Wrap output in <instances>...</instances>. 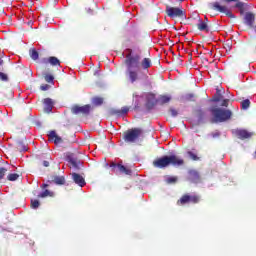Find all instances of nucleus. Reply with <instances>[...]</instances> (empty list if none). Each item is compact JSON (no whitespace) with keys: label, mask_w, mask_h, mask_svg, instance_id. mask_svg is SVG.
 <instances>
[{"label":"nucleus","mask_w":256,"mask_h":256,"mask_svg":"<svg viewBox=\"0 0 256 256\" xmlns=\"http://www.w3.org/2000/svg\"><path fill=\"white\" fill-rule=\"evenodd\" d=\"M127 51L129 53L126 55L125 65L127 66V73L131 83H135V81L139 79V73L134 69H139V61H141V56H133L132 49H127Z\"/></svg>","instance_id":"1"},{"label":"nucleus","mask_w":256,"mask_h":256,"mask_svg":"<svg viewBox=\"0 0 256 256\" xmlns=\"http://www.w3.org/2000/svg\"><path fill=\"white\" fill-rule=\"evenodd\" d=\"M185 161L176 155L163 156L153 161L154 167L158 169H165V167H169L172 165L173 167H181L184 165Z\"/></svg>","instance_id":"2"},{"label":"nucleus","mask_w":256,"mask_h":256,"mask_svg":"<svg viewBox=\"0 0 256 256\" xmlns=\"http://www.w3.org/2000/svg\"><path fill=\"white\" fill-rule=\"evenodd\" d=\"M210 112L213 117L212 123H225V121H229L233 117V112L229 109L211 108Z\"/></svg>","instance_id":"3"},{"label":"nucleus","mask_w":256,"mask_h":256,"mask_svg":"<svg viewBox=\"0 0 256 256\" xmlns=\"http://www.w3.org/2000/svg\"><path fill=\"white\" fill-rule=\"evenodd\" d=\"M143 135V130L141 128H132L124 132L123 140L125 143H135Z\"/></svg>","instance_id":"4"},{"label":"nucleus","mask_w":256,"mask_h":256,"mask_svg":"<svg viewBox=\"0 0 256 256\" xmlns=\"http://www.w3.org/2000/svg\"><path fill=\"white\" fill-rule=\"evenodd\" d=\"M201 201V196L197 194H183L181 198L177 201V205H187L189 203H192L193 205H197Z\"/></svg>","instance_id":"5"},{"label":"nucleus","mask_w":256,"mask_h":256,"mask_svg":"<svg viewBox=\"0 0 256 256\" xmlns=\"http://www.w3.org/2000/svg\"><path fill=\"white\" fill-rule=\"evenodd\" d=\"M71 113L73 115H89L91 113V105L86 104L84 106L74 105L71 107Z\"/></svg>","instance_id":"6"},{"label":"nucleus","mask_w":256,"mask_h":256,"mask_svg":"<svg viewBox=\"0 0 256 256\" xmlns=\"http://www.w3.org/2000/svg\"><path fill=\"white\" fill-rule=\"evenodd\" d=\"M166 13H167L168 17H170L171 19H177V18L181 19V18L185 17V12H183V10L181 8H177V7L167 6Z\"/></svg>","instance_id":"7"},{"label":"nucleus","mask_w":256,"mask_h":256,"mask_svg":"<svg viewBox=\"0 0 256 256\" xmlns=\"http://www.w3.org/2000/svg\"><path fill=\"white\" fill-rule=\"evenodd\" d=\"M211 5L214 11H219V13H224L230 19H235V14H233V12H231V10L227 6H221L219 2H214Z\"/></svg>","instance_id":"8"},{"label":"nucleus","mask_w":256,"mask_h":256,"mask_svg":"<svg viewBox=\"0 0 256 256\" xmlns=\"http://www.w3.org/2000/svg\"><path fill=\"white\" fill-rule=\"evenodd\" d=\"M110 167L114 173H122L123 175H131L132 173L131 169L125 167L122 164H117L115 162H112L110 164Z\"/></svg>","instance_id":"9"},{"label":"nucleus","mask_w":256,"mask_h":256,"mask_svg":"<svg viewBox=\"0 0 256 256\" xmlns=\"http://www.w3.org/2000/svg\"><path fill=\"white\" fill-rule=\"evenodd\" d=\"M157 98H155V95L153 94H148L146 97V104L145 107L148 111H151L155 105H157Z\"/></svg>","instance_id":"10"},{"label":"nucleus","mask_w":256,"mask_h":256,"mask_svg":"<svg viewBox=\"0 0 256 256\" xmlns=\"http://www.w3.org/2000/svg\"><path fill=\"white\" fill-rule=\"evenodd\" d=\"M66 159L68 163H70L72 167H74V169H79V165H81V161H79L73 153H67Z\"/></svg>","instance_id":"11"},{"label":"nucleus","mask_w":256,"mask_h":256,"mask_svg":"<svg viewBox=\"0 0 256 256\" xmlns=\"http://www.w3.org/2000/svg\"><path fill=\"white\" fill-rule=\"evenodd\" d=\"M49 141H54L55 145H59L63 143V138L57 135V132L55 130H52L48 134Z\"/></svg>","instance_id":"12"},{"label":"nucleus","mask_w":256,"mask_h":256,"mask_svg":"<svg viewBox=\"0 0 256 256\" xmlns=\"http://www.w3.org/2000/svg\"><path fill=\"white\" fill-rule=\"evenodd\" d=\"M72 179L74 183H76V185H79V187H85V185L87 184L85 182V178H83V176H81L80 174L72 173Z\"/></svg>","instance_id":"13"},{"label":"nucleus","mask_w":256,"mask_h":256,"mask_svg":"<svg viewBox=\"0 0 256 256\" xmlns=\"http://www.w3.org/2000/svg\"><path fill=\"white\" fill-rule=\"evenodd\" d=\"M224 3H236L235 7L236 9H239L241 15H243V13H245V3L239 1V0H223Z\"/></svg>","instance_id":"14"},{"label":"nucleus","mask_w":256,"mask_h":256,"mask_svg":"<svg viewBox=\"0 0 256 256\" xmlns=\"http://www.w3.org/2000/svg\"><path fill=\"white\" fill-rule=\"evenodd\" d=\"M244 23L245 25H248V27H253V24L255 23V14L247 12L244 16Z\"/></svg>","instance_id":"15"},{"label":"nucleus","mask_w":256,"mask_h":256,"mask_svg":"<svg viewBox=\"0 0 256 256\" xmlns=\"http://www.w3.org/2000/svg\"><path fill=\"white\" fill-rule=\"evenodd\" d=\"M236 135L238 137V139H251V137H253V133L247 131V130H238L236 132Z\"/></svg>","instance_id":"16"},{"label":"nucleus","mask_w":256,"mask_h":256,"mask_svg":"<svg viewBox=\"0 0 256 256\" xmlns=\"http://www.w3.org/2000/svg\"><path fill=\"white\" fill-rule=\"evenodd\" d=\"M189 181L191 183H199V181H201V176L199 175V172L191 170L189 172Z\"/></svg>","instance_id":"17"},{"label":"nucleus","mask_w":256,"mask_h":256,"mask_svg":"<svg viewBox=\"0 0 256 256\" xmlns=\"http://www.w3.org/2000/svg\"><path fill=\"white\" fill-rule=\"evenodd\" d=\"M210 27L211 26L208 25L207 22H205V21H203L201 19L198 20L197 29L199 31H205L206 33H209Z\"/></svg>","instance_id":"18"},{"label":"nucleus","mask_w":256,"mask_h":256,"mask_svg":"<svg viewBox=\"0 0 256 256\" xmlns=\"http://www.w3.org/2000/svg\"><path fill=\"white\" fill-rule=\"evenodd\" d=\"M43 103L45 105V113H51V111H53V100L51 98H45Z\"/></svg>","instance_id":"19"},{"label":"nucleus","mask_w":256,"mask_h":256,"mask_svg":"<svg viewBox=\"0 0 256 256\" xmlns=\"http://www.w3.org/2000/svg\"><path fill=\"white\" fill-rule=\"evenodd\" d=\"M113 115H117L121 117L122 115H127L129 113V107L123 106L121 109H114L112 110Z\"/></svg>","instance_id":"20"},{"label":"nucleus","mask_w":256,"mask_h":256,"mask_svg":"<svg viewBox=\"0 0 256 256\" xmlns=\"http://www.w3.org/2000/svg\"><path fill=\"white\" fill-rule=\"evenodd\" d=\"M1 93L4 99H13L14 97L13 90L10 88H2Z\"/></svg>","instance_id":"21"},{"label":"nucleus","mask_w":256,"mask_h":256,"mask_svg":"<svg viewBox=\"0 0 256 256\" xmlns=\"http://www.w3.org/2000/svg\"><path fill=\"white\" fill-rule=\"evenodd\" d=\"M171 101V96L169 95H160L157 99L158 105H167Z\"/></svg>","instance_id":"22"},{"label":"nucleus","mask_w":256,"mask_h":256,"mask_svg":"<svg viewBox=\"0 0 256 256\" xmlns=\"http://www.w3.org/2000/svg\"><path fill=\"white\" fill-rule=\"evenodd\" d=\"M48 183H55V185H65V177L53 176L52 181H49Z\"/></svg>","instance_id":"23"},{"label":"nucleus","mask_w":256,"mask_h":256,"mask_svg":"<svg viewBox=\"0 0 256 256\" xmlns=\"http://www.w3.org/2000/svg\"><path fill=\"white\" fill-rule=\"evenodd\" d=\"M46 197H55V192L45 189L38 194V199H45Z\"/></svg>","instance_id":"24"},{"label":"nucleus","mask_w":256,"mask_h":256,"mask_svg":"<svg viewBox=\"0 0 256 256\" xmlns=\"http://www.w3.org/2000/svg\"><path fill=\"white\" fill-rule=\"evenodd\" d=\"M48 63H50V65H52L53 67H57V66L59 67L61 65V62L55 56L49 57Z\"/></svg>","instance_id":"25"},{"label":"nucleus","mask_w":256,"mask_h":256,"mask_svg":"<svg viewBox=\"0 0 256 256\" xmlns=\"http://www.w3.org/2000/svg\"><path fill=\"white\" fill-rule=\"evenodd\" d=\"M152 65L153 64L149 58H144L141 62L142 69H149Z\"/></svg>","instance_id":"26"},{"label":"nucleus","mask_w":256,"mask_h":256,"mask_svg":"<svg viewBox=\"0 0 256 256\" xmlns=\"http://www.w3.org/2000/svg\"><path fill=\"white\" fill-rule=\"evenodd\" d=\"M29 55L33 61H37L39 59V52L35 48L29 50Z\"/></svg>","instance_id":"27"},{"label":"nucleus","mask_w":256,"mask_h":256,"mask_svg":"<svg viewBox=\"0 0 256 256\" xmlns=\"http://www.w3.org/2000/svg\"><path fill=\"white\" fill-rule=\"evenodd\" d=\"M221 99H223V95L221 94V90L216 89V95L213 96L212 101H214V103H219V101H221Z\"/></svg>","instance_id":"28"},{"label":"nucleus","mask_w":256,"mask_h":256,"mask_svg":"<svg viewBox=\"0 0 256 256\" xmlns=\"http://www.w3.org/2000/svg\"><path fill=\"white\" fill-rule=\"evenodd\" d=\"M92 103H93V105H96L97 107H99L100 105H103V98H101V97H94L92 99Z\"/></svg>","instance_id":"29"},{"label":"nucleus","mask_w":256,"mask_h":256,"mask_svg":"<svg viewBox=\"0 0 256 256\" xmlns=\"http://www.w3.org/2000/svg\"><path fill=\"white\" fill-rule=\"evenodd\" d=\"M44 79L46 83H53V81H55V77L49 73L44 74Z\"/></svg>","instance_id":"30"},{"label":"nucleus","mask_w":256,"mask_h":256,"mask_svg":"<svg viewBox=\"0 0 256 256\" xmlns=\"http://www.w3.org/2000/svg\"><path fill=\"white\" fill-rule=\"evenodd\" d=\"M242 109L247 110L251 107V101L249 99H245L241 102Z\"/></svg>","instance_id":"31"},{"label":"nucleus","mask_w":256,"mask_h":256,"mask_svg":"<svg viewBox=\"0 0 256 256\" xmlns=\"http://www.w3.org/2000/svg\"><path fill=\"white\" fill-rule=\"evenodd\" d=\"M40 206H41V202H39V200H37V199L31 200L32 209H39Z\"/></svg>","instance_id":"32"},{"label":"nucleus","mask_w":256,"mask_h":256,"mask_svg":"<svg viewBox=\"0 0 256 256\" xmlns=\"http://www.w3.org/2000/svg\"><path fill=\"white\" fill-rule=\"evenodd\" d=\"M8 181H17L19 179V174L11 173L7 176Z\"/></svg>","instance_id":"33"},{"label":"nucleus","mask_w":256,"mask_h":256,"mask_svg":"<svg viewBox=\"0 0 256 256\" xmlns=\"http://www.w3.org/2000/svg\"><path fill=\"white\" fill-rule=\"evenodd\" d=\"M188 155L192 159V161H199V157L195 153L189 151Z\"/></svg>","instance_id":"34"},{"label":"nucleus","mask_w":256,"mask_h":256,"mask_svg":"<svg viewBox=\"0 0 256 256\" xmlns=\"http://www.w3.org/2000/svg\"><path fill=\"white\" fill-rule=\"evenodd\" d=\"M0 81H9L7 74L0 72Z\"/></svg>","instance_id":"35"},{"label":"nucleus","mask_w":256,"mask_h":256,"mask_svg":"<svg viewBox=\"0 0 256 256\" xmlns=\"http://www.w3.org/2000/svg\"><path fill=\"white\" fill-rule=\"evenodd\" d=\"M186 101H195V94H187Z\"/></svg>","instance_id":"36"},{"label":"nucleus","mask_w":256,"mask_h":256,"mask_svg":"<svg viewBox=\"0 0 256 256\" xmlns=\"http://www.w3.org/2000/svg\"><path fill=\"white\" fill-rule=\"evenodd\" d=\"M169 112L173 117H177L179 115V112L175 110L174 108H170Z\"/></svg>","instance_id":"37"},{"label":"nucleus","mask_w":256,"mask_h":256,"mask_svg":"<svg viewBox=\"0 0 256 256\" xmlns=\"http://www.w3.org/2000/svg\"><path fill=\"white\" fill-rule=\"evenodd\" d=\"M5 173H7V169L0 168V180L5 177Z\"/></svg>","instance_id":"38"},{"label":"nucleus","mask_w":256,"mask_h":256,"mask_svg":"<svg viewBox=\"0 0 256 256\" xmlns=\"http://www.w3.org/2000/svg\"><path fill=\"white\" fill-rule=\"evenodd\" d=\"M50 87L51 86H49V84H43L40 86V89H41V91H49Z\"/></svg>","instance_id":"39"},{"label":"nucleus","mask_w":256,"mask_h":256,"mask_svg":"<svg viewBox=\"0 0 256 256\" xmlns=\"http://www.w3.org/2000/svg\"><path fill=\"white\" fill-rule=\"evenodd\" d=\"M17 149L18 151H27V146L18 144Z\"/></svg>","instance_id":"40"},{"label":"nucleus","mask_w":256,"mask_h":256,"mask_svg":"<svg viewBox=\"0 0 256 256\" xmlns=\"http://www.w3.org/2000/svg\"><path fill=\"white\" fill-rule=\"evenodd\" d=\"M167 183H177V177H169Z\"/></svg>","instance_id":"41"},{"label":"nucleus","mask_w":256,"mask_h":256,"mask_svg":"<svg viewBox=\"0 0 256 256\" xmlns=\"http://www.w3.org/2000/svg\"><path fill=\"white\" fill-rule=\"evenodd\" d=\"M221 107H229V99H224L222 101Z\"/></svg>","instance_id":"42"},{"label":"nucleus","mask_w":256,"mask_h":256,"mask_svg":"<svg viewBox=\"0 0 256 256\" xmlns=\"http://www.w3.org/2000/svg\"><path fill=\"white\" fill-rule=\"evenodd\" d=\"M42 165H43V167H49L50 163H49V161L44 160V161L42 162Z\"/></svg>","instance_id":"43"},{"label":"nucleus","mask_w":256,"mask_h":256,"mask_svg":"<svg viewBox=\"0 0 256 256\" xmlns=\"http://www.w3.org/2000/svg\"><path fill=\"white\" fill-rule=\"evenodd\" d=\"M47 187H49V184L44 183V184L41 185V189H47Z\"/></svg>","instance_id":"44"},{"label":"nucleus","mask_w":256,"mask_h":256,"mask_svg":"<svg viewBox=\"0 0 256 256\" xmlns=\"http://www.w3.org/2000/svg\"><path fill=\"white\" fill-rule=\"evenodd\" d=\"M4 61L3 59H0V65H3Z\"/></svg>","instance_id":"45"},{"label":"nucleus","mask_w":256,"mask_h":256,"mask_svg":"<svg viewBox=\"0 0 256 256\" xmlns=\"http://www.w3.org/2000/svg\"><path fill=\"white\" fill-rule=\"evenodd\" d=\"M191 59H193V57L191 56V54H190V58H189V61H191Z\"/></svg>","instance_id":"46"},{"label":"nucleus","mask_w":256,"mask_h":256,"mask_svg":"<svg viewBox=\"0 0 256 256\" xmlns=\"http://www.w3.org/2000/svg\"><path fill=\"white\" fill-rule=\"evenodd\" d=\"M178 1H180V3H183V1H185V0H178Z\"/></svg>","instance_id":"47"},{"label":"nucleus","mask_w":256,"mask_h":256,"mask_svg":"<svg viewBox=\"0 0 256 256\" xmlns=\"http://www.w3.org/2000/svg\"><path fill=\"white\" fill-rule=\"evenodd\" d=\"M205 20H206V21H204L205 23H207V21H209V20H207V18H205Z\"/></svg>","instance_id":"48"}]
</instances>
